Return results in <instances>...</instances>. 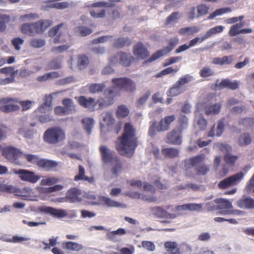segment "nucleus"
Listing matches in <instances>:
<instances>
[{"label":"nucleus","mask_w":254,"mask_h":254,"mask_svg":"<svg viewBox=\"0 0 254 254\" xmlns=\"http://www.w3.org/2000/svg\"><path fill=\"white\" fill-rule=\"evenodd\" d=\"M152 211L153 214L158 218H164L166 214V210L159 206L152 208Z\"/></svg>","instance_id":"4d7b16f0"},{"label":"nucleus","mask_w":254,"mask_h":254,"mask_svg":"<svg viewBox=\"0 0 254 254\" xmlns=\"http://www.w3.org/2000/svg\"><path fill=\"white\" fill-rule=\"evenodd\" d=\"M224 123L223 121L220 120L217 123V126L216 130V133H215V125H213L211 129L208 133V136L213 137L215 135L217 136H220L222 134L224 131Z\"/></svg>","instance_id":"bb28decb"},{"label":"nucleus","mask_w":254,"mask_h":254,"mask_svg":"<svg viewBox=\"0 0 254 254\" xmlns=\"http://www.w3.org/2000/svg\"><path fill=\"white\" fill-rule=\"evenodd\" d=\"M119 56L120 64L125 67L129 66L134 60L130 54L120 51L119 52Z\"/></svg>","instance_id":"4be33fe9"},{"label":"nucleus","mask_w":254,"mask_h":254,"mask_svg":"<svg viewBox=\"0 0 254 254\" xmlns=\"http://www.w3.org/2000/svg\"><path fill=\"white\" fill-rule=\"evenodd\" d=\"M162 155L167 158L173 159L179 156V150L174 147L164 148L161 149Z\"/></svg>","instance_id":"b1692460"},{"label":"nucleus","mask_w":254,"mask_h":254,"mask_svg":"<svg viewBox=\"0 0 254 254\" xmlns=\"http://www.w3.org/2000/svg\"><path fill=\"white\" fill-rule=\"evenodd\" d=\"M116 149L121 155L131 157L138 146V137L133 126L129 123L125 124L122 135L115 142Z\"/></svg>","instance_id":"f257e3e1"},{"label":"nucleus","mask_w":254,"mask_h":254,"mask_svg":"<svg viewBox=\"0 0 254 254\" xmlns=\"http://www.w3.org/2000/svg\"><path fill=\"white\" fill-rule=\"evenodd\" d=\"M59 179L55 177H48L43 179L41 181V185L43 186H52L57 184Z\"/></svg>","instance_id":"603ef678"},{"label":"nucleus","mask_w":254,"mask_h":254,"mask_svg":"<svg viewBox=\"0 0 254 254\" xmlns=\"http://www.w3.org/2000/svg\"><path fill=\"white\" fill-rule=\"evenodd\" d=\"M53 24V21L50 19H41L34 22L36 34H41L46 31Z\"/></svg>","instance_id":"6ab92c4d"},{"label":"nucleus","mask_w":254,"mask_h":254,"mask_svg":"<svg viewBox=\"0 0 254 254\" xmlns=\"http://www.w3.org/2000/svg\"><path fill=\"white\" fill-rule=\"evenodd\" d=\"M232 186H233V185L229 177L220 181L218 184V188L221 189H225Z\"/></svg>","instance_id":"338daca9"},{"label":"nucleus","mask_w":254,"mask_h":254,"mask_svg":"<svg viewBox=\"0 0 254 254\" xmlns=\"http://www.w3.org/2000/svg\"><path fill=\"white\" fill-rule=\"evenodd\" d=\"M101 200L104 202L105 204H106L108 207H119L122 206L121 203L112 200L109 197L102 196L101 198Z\"/></svg>","instance_id":"79ce46f5"},{"label":"nucleus","mask_w":254,"mask_h":254,"mask_svg":"<svg viewBox=\"0 0 254 254\" xmlns=\"http://www.w3.org/2000/svg\"><path fill=\"white\" fill-rule=\"evenodd\" d=\"M205 159L204 154H200L185 161V168L186 170L195 167L194 170L198 175L205 176L210 171V166L202 163Z\"/></svg>","instance_id":"f03ea898"},{"label":"nucleus","mask_w":254,"mask_h":254,"mask_svg":"<svg viewBox=\"0 0 254 254\" xmlns=\"http://www.w3.org/2000/svg\"><path fill=\"white\" fill-rule=\"evenodd\" d=\"M85 169L82 165H79L78 166V173L76 175L74 178V181H77L79 180H83L85 177Z\"/></svg>","instance_id":"69168bd1"},{"label":"nucleus","mask_w":254,"mask_h":254,"mask_svg":"<svg viewBox=\"0 0 254 254\" xmlns=\"http://www.w3.org/2000/svg\"><path fill=\"white\" fill-rule=\"evenodd\" d=\"M2 155L11 163L21 164L23 153L19 149L11 146L4 147L2 149Z\"/></svg>","instance_id":"0eeeda50"},{"label":"nucleus","mask_w":254,"mask_h":254,"mask_svg":"<svg viewBox=\"0 0 254 254\" xmlns=\"http://www.w3.org/2000/svg\"><path fill=\"white\" fill-rule=\"evenodd\" d=\"M105 87V84L104 83H91L87 85L89 91L92 94L99 93L104 91Z\"/></svg>","instance_id":"7c9ffc66"},{"label":"nucleus","mask_w":254,"mask_h":254,"mask_svg":"<svg viewBox=\"0 0 254 254\" xmlns=\"http://www.w3.org/2000/svg\"><path fill=\"white\" fill-rule=\"evenodd\" d=\"M75 32L81 36L84 37L90 34L92 32V30L89 27L80 26L75 28Z\"/></svg>","instance_id":"ea45409f"},{"label":"nucleus","mask_w":254,"mask_h":254,"mask_svg":"<svg viewBox=\"0 0 254 254\" xmlns=\"http://www.w3.org/2000/svg\"><path fill=\"white\" fill-rule=\"evenodd\" d=\"M68 30V26L66 24L61 23L51 29L49 32V36L51 37L54 38L53 42L55 44L59 43H63L65 40H61V37L64 32Z\"/></svg>","instance_id":"1a4fd4ad"},{"label":"nucleus","mask_w":254,"mask_h":254,"mask_svg":"<svg viewBox=\"0 0 254 254\" xmlns=\"http://www.w3.org/2000/svg\"><path fill=\"white\" fill-rule=\"evenodd\" d=\"M62 247L64 250L69 251H79L83 249V246L76 242L68 241L62 244Z\"/></svg>","instance_id":"a878e982"},{"label":"nucleus","mask_w":254,"mask_h":254,"mask_svg":"<svg viewBox=\"0 0 254 254\" xmlns=\"http://www.w3.org/2000/svg\"><path fill=\"white\" fill-rule=\"evenodd\" d=\"M238 158L237 155H233L230 153L226 154L224 157L226 164L230 167L234 166Z\"/></svg>","instance_id":"58836bf2"},{"label":"nucleus","mask_w":254,"mask_h":254,"mask_svg":"<svg viewBox=\"0 0 254 254\" xmlns=\"http://www.w3.org/2000/svg\"><path fill=\"white\" fill-rule=\"evenodd\" d=\"M62 104L65 108L69 112L70 114L71 111L74 109V106L73 105L72 100L69 98H65L63 100Z\"/></svg>","instance_id":"13d9d810"},{"label":"nucleus","mask_w":254,"mask_h":254,"mask_svg":"<svg viewBox=\"0 0 254 254\" xmlns=\"http://www.w3.org/2000/svg\"><path fill=\"white\" fill-rule=\"evenodd\" d=\"M219 80H216L215 84L216 87L218 89H222L224 88H228L231 90H236L239 87V83L237 81H231L228 78L223 79L221 81L218 83Z\"/></svg>","instance_id":"dca6fc26"},{"label":"nucleus","mask_w":254,"mask_h":254,"mask_svg":"<svg viewBox=\"0 0 254 254\" xmlns=\"http://www.w3.org/2000/svg\"><path fill=\"white\" fill-rule=\"evenodd\" d=\"M10 20V16L5 14H0V32L6 30V23Z\"/></svg>","instance_id":"a18cd8bd"},{"label":"nucleus","mask_w":254,"mask_h":254,"mask_svg":"<svg viewBox=\"0 0 254 254\" xmlns=\"http://www.w3.org/2000/svg\"><path fill=\"white\" fill-rule=\"evenodd\" d=\"M186 91L183 87H181L177 82L170 88L168 91V95L171 96H176L182 94Z\"/></svg>","instance_id":"473e14b6"},{"label":"nucleus","mask_w":254,"mask_h":254,"mask_svg":"<svg viewBox=\"0 0 254 254\" xmlns=\"http://www.w3.org/2000/svg\"><path fill=\"white\" fill-rule=\"evenodd\" d=\"M14 173L19 175V177L22 181L32 184L36 183L40 179V176L36 175L33 172L27 170L19 169L15 171Z\"/></svg>","instance_id":"9d476101"},{"label":"nucleus","mask_w":254,"mask_h":254,"mask_svg":"<svg viewBox=\"0 0 254 254\" xmlns=\"http://www.w3.org/2000/svg\"><path fill=\"white\" fill-rule=\"evenodd\" d=\"M102 120L107 126H110L113 125L115 122L112 113L110 112H106L103 114Z\"/></svg>","instance_id":"37998d69"},{"label":"nucleus","mask_w":254,"mask_h":254,"mask_svg":"<svg viewBox=\"0 0 254 254\" xmlns=\"http://www.w3.org/2000/svg\"><path fill=\"white\" fill-rule=\"evenodd\" d=\"M244 174L242 172H240L230 176L229 178H230L233 186H234L242 180L244 178Z\"/></svg>","instance_id":"de8ad7c7"},{"label":"nucleus","mask_w":254,"mask_h":254,"mask_svg":"<svg viewBox=\"0 0 254 254\" xmlns=\"http://www.w3.org/2000/svg\"><path fill=\"white\" fill-rule=\"evenodd\" d=\"M41 211L46 213L50 214L52 216L58 218H62L67 215L66 210L62 209H56L50 206L44 207L41 209Z\"/></svg>","instance_id":"f3484780"},{"label":"nucleus","mask_w":254,"mask_h":254,"mask_svg":"<svg viewBox=\"0 0 254 254\" xmlns=\"http://www.w3.org/2000/svg\"><path fill=\"white\" fill-rule=\"evenodd\" d=\"M192 80V77L189 74L185 75L179 78L176 82L181 87L190 82Z\"/></svg>","instance_id":"6e6d98bb"},{"label":"nucleus","mask_w":254,"mask_h":254,"mask_svg":"<svg viewBox=\"0 0 254 254\" xmlns=\"http://www.w3.org/2000/svg\"><path fill=\"white\" fill-rule=\"evenodd\" d=\"M21 31L23 34L28 35L29 36H33L36 34L35 31V27L34 23H24L21 27Z\"/></svg>","instance_id":"72a5a7b5"},{"label":"nucleus","mask_w":254,"mask_h":254,"mask_svg":"<svg viewBox=\"0 0 254 254\" xmlns=\"http://www.w3.org/2000/svg\"><path fill=\"white\" fill-rule=\"evenodd\" d=\"M129 113V111L126 106L120 105L116 111V116L119 119L124 118L128 115Z\"/></svg>","instance_id":"4c0bfd02"},{"label":"nucleus","mask_w":254,"mask_h":254,"mask_svg":"<svg viewBox=\"0 0 254 254\" xmlns=\"http://www.w3.org/2000/svg\"><path fill=\"white\" fill-rule=\"evenodd\" d=\"M164 248L168 254H182L177 242L167 241L164 243Z\"/></svg>","instance_id":"412c9836"},{"label":"nucleus","mask_w":254,"mask_h":254,"mask_svg":"<svg viewBox=\"0 0 254 254\" xmlns=\"http://www.w3.org/2000/svg\"><path fill=\"white\" fill-rule=\"evenodd\" d=\"M175 119V115H172L162 118L157 126L156 122H152L149 129V135L151 137H153L157 134V132L165 131L169 130L171 123Z\"/></svg>","instance_id":"20e7f679"},{"label":"nucleus","mask_w":254,"mask_h":254,"mask_svg":"<svg viewBox=\"0 0 254 254\" xmlns=\"http://www.w3.org/2000/svg\"><path fill=\"white\" fill-rule=\"evenodd\" d=\"M45 41L41 39H33L30 41V45L35 48H39L44 46Z\"/></svg>","instance_id":"680f3d73"},{"label":"nucleus","mask_w":254,"mask_h":254,"mask_svg":"<svg viewBox=\"0 0 254 254\" xmlns=\"http://www.w3.org/2000/svg\"><path fill=\"white\" fill-rule=\"evenodd\" d=\"M239 207L246 209H254V199L248 196L244 195L237 201Z\"/></svg>","instance_id":"a211bd4d"},{"label":"nucleus","mask_w":254,"mask_h":254,"mask_svg":"<svg viewBox=\"0 0 254 254\" xmlns=\"http://www.w3.org/2000/svg\"><path fill=\"white\" fill-rule=\"evenodd\" d=\"M182 129L176 128L167 134V142L174 145H181L182 143Z\"/></svg>","instance_id":"9b49d317"},{"label":"nucleus","mask_w":254,"mask_h":254,"mask_svg":"<svg viewBox=\"0 0 254 254\" xmlns=\"http://www.w3.org/2000/svg\"><path fill=\"white\" fill-rule=\"evenodd\" d=\"M199 31V27L197 26H194L181 28L179 30L178 33L180 35H193L195 33H197Z\"/></svg>","instance_id":"c9c22d12"},{"label":"nucleus","mask_w":254,"mask_h":254,"mask_svg":"<svg viewBox=\"0 0 254 254\" xmlns=\"http://www.w3.org/2000/svg\"><path fill=\"white\" fill-rule=\"evenodd\" d=\"M231 11V9L230 7L221 8L217 9L209 15L208 18L211 19L217 16L222 15L227 12H230Z\"/></svg>","instance_id":"49530a36"},{"label":"nucleus","mask_w":254,"mask_h":254,"mask_svg":"<svg viewBox=\"0 0 254 254\" xmlns=\"http://www.w3.org/2000/svg\"><path fill=\"white\" fill-rule=\"evenodd\" d=\"M179 126L177 128L182 129V131L187 127L188 125V118L184 115H181L178 119Z\"/></svg>","instance_id":"3c124183"},{"label":"nucleus","mask_w":254,"mask_h":254,"mask_svg":"<svg viewBox=\"0 0 254 254\" xmlns=\"http://www.w3.org/2000/svg\"><path fill=\"white\" fill-rule=\"evenodd\" d=\"M133 53L135 57L142 60L146 59L149 55L147 48L141 42H138L133 46Z\"/></svg>","instance_id":"2eb2a0df"},{"label":"nucleus","mask_w":254,"mask_h":254,"mask_svg":"<svg viewBox=\"0 0 254 254\" xmlns=\"http://www.w3.org/2000/svg\"><path fill=\"white\" fill-rule=\"evenodd\" d=\"M24 43V40L21 38H14L11 40V44L16 50H19L21 49L20 46Z\"/></svg>","instance_id":"e2e57ef3"},{"label":"nucleus","mask_w":254,"mask_h":254,"mask_svg":"<svg viewBox=\"0 0 254 254\" xmlns=\"http://www.w3.org/2000/svg\"><path fill=\"white\" fill-rule=\"evenodd\" d=\"M112 82L114 85L112 87L115 89L117 87L121 90L129 92H133L136 89L135 83L127 77L114 78L112 79ZM115 91L118 94L115 90Z\"/></svg>","instance_id":"39448f33"},{"label":"nucleus","mask_w":254,"mask_h":254,"mask_svg":"<svg viewBox=\"0 0 254 254\" xmlns=\"http://www.w3.org/2000/svg\"><path fill=\"white\" fill-rule=\"evenodd\" d=\"M63 188V186L61 185H56L49 188H42L40 190V192L41 193L48 194L55 191L61 190Z\"/></svg>","instance_id":"a19ab883"},{"label":"nucleus","mask_w":254,"mask_h":254,"mask_svg":"<svg viewBox=\"0 0 254 254\" xmlns=\"http://www.w3.org/2000/svg\"><path fill=\"white\" fill-rule=\"evenodd\" d=\"M99 151L102 160L105 163H111L115 160L116 157H118L114 155V151H111L105 145H101L99 147Z\"/></svg>","instance_id":"4468645a"},{"label":"nucleus","mask_w":254,"mask_h":254,"mask_svg":"<svg viewBox=\"0 0 254 254\" xmlns=\"http://www.w3.org/2000/svg\"><path fill=\"white\" fill-rule=\"evenodd\" d=\"M214 202L217 204L216 209L221 210V214L224 215L233 214L234 211L230 210L233 206L229 200L219 198L215 199Z\"/></svg>","instance_id":"f8f14e48"},{"label":"nucleus","mask_w":254,"mask_h":254,"mask_svg":"<svg viewBox=\"0 0 254 254\" xmlns=\"http://www.w3.org/2000/svg\"><path fill=\"white\" fill-rule=\"evenodd\" d=\"M234 61V56L231 55L229 56H224L222 58H214L213 59L212 63L214 64L223 65L224 64H230Z\"/></svg>","instance_id":"c85d7f7f"},{"label":"nucleus","mask_w":254,"mask_h":254,"mask_svg":"<svg viewBox=\"0 0 254 254\" xmlns=\"http://www.w3.org/2000/svg\"><path fill=\"white\" fill-rule=\"evenodd\" d=\"M197 15L196 17H199L207 14L209 10V7L204 4H200L197 6Z\"/></svg>","instance_id":"09e8293b"},{"label":"nucleus","mask_w":254,"mask_h":254,"mask_svg":"<svg viewBox=\"0 0 254 254\" xmlns=\"http://www.w3.org/2000/svg\"><path fill=\"white\" fill-rule=\"evenodd\" d=\"M23 157L25 158L28 162L33 164H36L37 166V162L40 159L38 155L30 154H23Z\"/></svg>","instance_id":"864d4df0"},{"label":"nucleus","mask_w":254,"mask_h":254,"mask_svg":"<svg viewBox=\"0 0 254 254\" xmlns=\"http://www.w3.org/2000/svg\"><path fill=\"white\" fill-rule=\"evenodd\" d=\"M131 42L127 37H120L115 40L113 43V47L116 48L120 49L124 47L129 45Z\"/></svg>","instance_id":"2f4dec72"},{"label":"nucleus","mask_w":254,"mask_h":254,"mask_svg":"<svg viewBox=\"0 0 254 254\" xmlns=\"http://www.w3.org/2000/svg\"><path fill=\"white\" fill-rule=\"evenodd\" d=\"M112 166L111 169L112 174L118 177L123 170V166L119 158L116 157L115 160L111 162Z\"/></svg>","instance_id":"5701e85b"},{"label":"nucleus","mask_w":254,"mask_h":254,"mask_svg":"<svg viewBox=\"0 0 254 254\" xmlns=\"http://www.w3.org/2000/svg\"><path fill=\"white\" fill-rule=\"evenodd\" d=\"M200 76L202 77H207L212 76L214 74V72L212 69L208 67H204L200 71Z\"/></svg>","instance_id":"052dcab7"},{"label":"nucleus","mask_w":254,"mask_h":254,"mask_svg":"<svg viewBox=\"0 0 254 254\" xmlns=\"http://www.w3.org/2000/svg\"><path fill=\"white\" fill-rule=\"evenodd\" d=\"M224 26L220 25L210 28L205 34L207 39L210 38L214 34L221 33L224 30Z\"/></svg>","instance_id":"c03bdc74"},{"label":"nucleus","mask_w":254,"mask_h":254,"mask_svg":"<svg viewBox=\"0 0 254 254\" xmlns=\"http://www.w3.org/2000/svg\"><path fill=\"white\" fill-rule=\"evenodd\" d=\"M178 68H174L172 67H168L162 70L160 73L157 74V77H160L170 73H175L179 71Z\"/></svg>","instance_id":"bf43d9fd"},{"label":"nucleus","mask_w":254,"mask_h":254,"mask_svg":"<svg viewBox=\"0 0 254 254\" xmlns=\"http://www.w3.org/2000/svg\"><path fill=\"white\" fill-rule=\"evenodd\" d=\"M104 98L95 100V103H97L99 109H103L112 105L117 93L115 91L114 87H109L104 90Z\"/></svg>","instance_id":"423d86ee"},{"label":"nucleus","mask_w":254,"mask_h":254,"mask_svg":"<svg viewBox=\"0 0 254 254\" xmlns=\"http://www.w3.org/2000/svg\"><path fill=\"white\" fill-rule=\"evenodd\" d=\"M243 26V24L242 23H237L232 26L229 31V35L231 37H234L239 34L241 30L240 29Z\"/></svg>","instance_id":"8fccbe9b"},{"label":"nucleus","mask_w":254,"mask_h":254,"mask_svg":"<svg viewBox=\"0 0 254 254\" xmlns=\"http://www.w3.org/2000/svg\"><path fill=\"white\" fill-rule=\"evenodd\" d=\"M19 102L17 98L6 97L0 100V111L3 113H9L19 109V106L16 104Z\"/></svg>","instance_id":"6e6552de"},{"label":"nucleus","mask_w":254,"mask_h":254,"mask_svg":"<svg viewBox=\"0 0 254 254\" xmlns=\"http://www.w3.org/2000/svg\"><path fill=\"white\" fill-rule=\"evenodd\" d=\"M18 71V70H15L14 67L11 66L4 67L0 69V73L8 75L9 77H13L14 79L15 78Z\"/></svg>","instance_id":"f704fd0d"},{"label":"nucleus","mask_w":254,"mask_h":254,"mask_svg":"<svg viewBox=\"0 0 254 254\" xmlns=\"http://www.w3.org/2000/svg\"><path fill=\"white\" fill-rule=\"evenodd\" d=\"M77 103L84 108H87L91 111L96 110L97 103H95V99L92 97L87 98L84 96H80L75 98Z\"/></svg>","instance_id":"ddd939ff"},{"label":"nucleus","mask_w":254,"mask_h":254,"mask_svg":"<svg viewBox=\"0 0 254 254\" xmlns=\"http://www.w3.org/2000/svg\"><path fill=\"white\" fill-rule=\"evenodd\" d=\"M81 122L84 129L86 130L88 134H90L94 124V120L91 118H84L82 119Z\"/></svg>","instance_id":"e433bc0d"},{"label":"nucleus","mask_w":254,"mask_h":254,"mask_svg":"<svg viewBox=\"0 0 254 254\" xmlns=\"http://www.w3.org/2000/svg\"><path fill=\"white\" fill-rule=\"evenodd\" d=\"M252 138L249 133H243L238 138V144L240 146H246L252 142Z\"/></svg>","instance_id":"c756f323"},{"label":"nucleus","mask_w":254,"mask_h":254,"mask_svg":"<svg viewBox=\"0 0 254 254\" xmlns=\"http://www.w3.org/2000/svg\"><path fill=\"white\" fill-rule=\"evenodd\" d=\"M222 108L220 103H216L213 105H207L204 108L205 113L206 115L218 114Z\"/></svg>","instance_id":"cd10ccee"},{"label":"nucleus","mask_w":254,"mask_h":254,"mask_svg":"<svg viewBox=\"0 0 254 254\" xmlns=\"http://www.w3.org/2000/svg\"><path fill=\"white\" fill-rule=\"evenodd\" d=\"M43 138L45 142L55 145L64 140L65 134L61 127H54L47 129L44 132Z\"/></svg>","instance_id":"7ed1b4c3"},{"label":"nucleus","mask_w":254,"mask_h":254,"mask_svg":"<svg viewBox=\"0 0 254 254\" xmlns=\"http://www.w3.org/2000/svg\"><path fill=\"white\" fill-rule=\"evenodd\" d=\"M80 195V190L76 188H73L67 190L65 198L71 203L80 202L82 199Z\"/></svg>","instance_id":"aec40b11"},{"label":"nucleus","mask_w":254,"mask_h":254,"mask_svg":"<svg viewBox=\"0 0 254 254\" xmlns=\"http://www.w3.org/2000/svg\"><path fill=\"white\" fill-rule=\"evenodd\" d=\"M57 166L58 163L57 162L45 159H40L39 161L37 162V166L46 170H49Z\"/></svg>","instance_id":"393cba45"},{"label":"nucleus","mask_w":254,"mask_h":254,"mask_svg":"<svg viewBox=\"0 0 254 254\" xmlns=\"http://www.w3.org/2000/svg\"><path fill=\"white\" fill-rule=\"evenodd\" d=\"M179 18V12L176 11L172 12L169 16L166 18L165 24L168 25L172 22H175L176 20Z\"/></svg>","instance_id":"5fc2aeb1"},{"label":"nucleus","mask_w":254,"mask_h":254,"mask_svg":"<svg viewBox=\"0 0 254 254\" xmlns=\"http://www.w3.org/2000/svg\"><path fill=\"white\" fill-rule=\"evenodd\" d=\"M55 114L58 116H64L69 114L70 113L66 108L62 106H57L54 108Z\"/></svg>","instance_id":"0e129e2a"},{"label":"nucleus","mask_w":254,"mask_h":254,"mask_svg":"<svg viewBox=\"0 0 254 254\" xmlns=\"http://www.w3.org/2000/svg\"><path fill=\"white\" fill-rule=\"evenodd\" d=\"M49 69H57L61 67V62L58 59H54L48 64Z\"/></svg>","instance_id":"774afa93"}]
</instances>
